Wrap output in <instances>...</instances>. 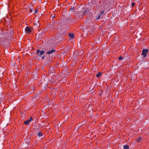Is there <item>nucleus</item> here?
<instances>
[{
	"label": "nucleus",
	"instance_id": "obj_15",
	"mask_svg": "<svg viewBox=\"0 0 149 149\" xmlns=\"http://www.w3.org/2000/svg\"><path fill=\"white\" fill-rule=\"evenodd\" d=\"M74 7H71L70 8V10H71V11H72V10H74Z\"/></svg>",
	"mask_w": 149,
	"mask_h": 149
},
{
	"label": "nucleus",
	"instance_id": "obj_11",
	"mask_svg": "<svg viewBox=\"0 0 149 149\" xmlns=\"http://www.w3.org/2000/svg\"><path fill=\"white\" fill-rule=\"evenodd\" d=\"M129 149V146L126 145H125L123 146V149Z\"/></svg>",
	"mask_w": 149,
	"mask_h": 149
},
{
	"label": "nucleus",
	"instance_id": "obj_10",
	"mask_svg": "<svg viewBox=\"0 0 149 149\" xmlns=\"http://www.w3.org/2000/svg\"><path fill=\"white\" fill-rule=\"evenodd\" d=\"M68 36L72 39L74 38V34L73 33H69Z\"/></svg>",
	"mask_w": 149,
	"mask_h": 149
},
{
	"label": "nucleus",
	"instance_id": "obj_1",
	"mask_svg": "<svg viewBox=\"0 0 149 149\" xmlns=\"http://www.w3.org/2000/svg\"><path fill=\"white\" fill-rule=\"evenodd\" d=\"M78 14H79L80 18L82 17L85 14L87 16H88V17H90L91 15H92V13L89 12L88 10H85L84 8L82 9L81 11L78 12Z\"/></svg>",
	"mask_w": 149,
	"mask_h": 149
},
{
	"label": "nucleus",
	"instance_id": "obj_20",
	"mask_svg": "<svg viewBox=\"0 0 149 149\" xmlns=\"http://www.w3.org/2000/svg\"><path fill=\"white\" fill-rule=\"evenodd\" d=\"M135 5V3H132V7H133V6H134Z\"/></svg>",
	"mask_w": 149,
	"mask_h": 149
},
{
	"label": "nucleus",
	"instance_id": "obj_6",
	"mask_svg": "<svg viewBox=\"0 0 149 149\" xmlns=\"http://www.w3.org/2000/svg\"><path fill=\"white\" fill-rule=\"evenodd\" d=\"M33 119V118L32 117H31L29 119L25 121H24V124L26 125H27L29 123H30L31 121Z\"/></svg>",
	"mask_w": 149,
	"mask_h": 149
},
{
	"label": "nucleus",
	"instance_id": "obj_3",
	"mask_svg": "<svg viewBox=\"0 0 149 149\" xmlns=\"http://www.w3.org/2000/svg\"><path fill=\"white\" fill-rule=\"evenodd\" d=\"M45 50L40 51L39 49L37 51V54L38 56L41 57L42 59H44L45 57V55H44L45 53Z\"/></svg>",
	"mask_w": 149,
	"mask_h": 149
},
{
	"label": "nucleus",
	"instance_id": "obj_14",
	"mask_svg": "<svg viewBox=\"0 0 149 149\" xmlns=\"http://www.w3.org/2000/svg\"><path fill=\"white\" fill-rule=\"evenodd\" d=\"M142 139L141 137H139L138 139H136V141L137 142H139Z\"/></svg>",
	"mask_w": 149,
	"mask_h": 149
},
{
	"label": "nucleus",
	"instance_id": "obj_19",
	"mask_svg": "<svg viewBox=\"0 0 149 149\" xmlns=\"http://www.w3.org/2000/svg\"><path fill=\"white\" fill-rule=\"evenodd\" d=\"M29 11L31 13L33 12V10L32 8H29Z\"/></svg>",
	"mask_w": 149,
	"mask_h": 149
},
{
	"label": "nucleus",
	"instance_id": "obj_18",
	"mask_svg": "<svg viewBox=\"0 0 149 149\" xmlns=\"http://www.w3.org/2000/svg\"><path fill=\"white\" fill-rule=\"evenodd\" d=\"M104 11H101L100 12V15H102L103 14V13H104Z\"/></svg>",
	"mask_w": 149,
	"mask_h": 149
},
{
	"label": "nucleus",
	"instance_id": "obj_16",
	"mask_svg": "<svg viewBox=\"0 0 149 149\" xmlns=\"http://www.w3.org/2000/svg\"><path fill=\"white\" fill-rule=\"evenodd\" d=\"M123 59V57L122 56H120L119 57H118V59L120 60H122V59Z\"/></svg>",
	"mask_w": 149,
	"mask_h": 149
},
{
	"label": "nucleus",
	"instance_id": "obj_8",
	"mask_svg": "<svg viewBox=\"0 0 149 149\" xmlns=\"http://www.w3.org/2000/svg\"><path fill=\"white\" fill-rule=\"evenodd\" d=\"M4 38H3L2 35H0V43H3L4 42Z\"/></svg>",
	"mask_w": 149,
	"mask_h": 149
},
{
	"label": "nucleus",
	"instance_id": "obj_13",
	"mask_svg": "<svg viewBox=\"0 0 149 149\" xmlns=\"http://www.w3.org/2000/svg\"><path fill=\"white\" fill-rule=\"evenodd\" d=\"M37 135L39 137H40V136H42V134L41 132H39L37 134Z\"/></svg>",
	"mask_w": 149,
	"mask_h": 149
},
{
	"label": "nucleus",
	"instance_id": "obj_7",
	"mask_svg": "<svg viewBox=\"0 0 149 149\" xmlns=\"http://www.w3.org/2000/svg\"><path fill=\"white\" fill-rule=\"evenodd\" d=\"M31 26L26 27L25 29V31L28 33H30L31 31Z\"/></svg>",
	"mask_w": 149,
	"mask_h": 149
},
{
	"label": "nucleus",
	"instance_id": "obj_12",
	"mask_svg": "<svg viewBox=\"0 0 149 149\" xmlns=\"http://www.w3.org/2000/svg\"><path fill=\"white\" fill-rule=\"evenodd\" d=\"M101 15L100 14H97L96 17V19L98 20L100 18Z\"/></svg>",
	"mask_w": 149,
	"mask_h": 149
},
{
	"label": "nucleus",
	"instance_id": "obj_5",
	"mask_svg": "<svg viewBox=\"0 0 149 149\" xmlns=\"http://www.w3.org/2000/svg\"><path fill=\"white\" fill-rule=\"evenodd\" d=\"M148 50L147 49H143L142 52V55L144 57L146 56V54L148 52Z\"/></svg>",
	"mask_w": 149,
	"mask_h": 149
},
{
	"label": "nucleus",
	"instance_id": "obj_4",
	"mask_svg": "<svg viewBox=\"0 0 149 149\" xmlns=\"http://www.w3.org/2000/svg\"><path fill=\"white\" fill-rule=\"evenodd\" d=\"M93 22L91 19H88L85 20V23L86 25L89 24L91 25L92 24Z\"/></svg>",
	"mask_w": 149,
	"mask_h": 149
},
{
	"label": "nucleus",
	"instance_id": "obj_21",
	"mask_svg": "<svg viewBox=\"0 0 149 149\" xmlns=\"http://www.w3.org/2000/svg\"><path fill=\"white\" fill-rule=\"evenodd\" d=\"M54 16H52V18H54Z\"/></svg>",
	"mask_w": 149,
	"mask_h": 149
},
{
	"label": "nucleus",
	"instance_id": "obj_2",
	"mask_svg": "<svg viewBox=\"0 0 149 149\" xmlns=\"http://www.w3.org/2000/svg\"><path fill=\"white\" fill-rule=\"evenodd\" d=\"M45 51L47 52V54L48 55H50L56 52V50L52 48L51 46L47 45L45 46Z\"/></svg>",
	"mask_w": 149,
	"mask_h": 149
},
{
	"label": "nucleus",
	"instance_id": "obj_17",
	"mask_svg": "<svg viewBox=\"0 0 149 149\" xmlns=\"http://www.w3.org/2000/svg\"><path fill=\"white\" fill-rule=\"evenodd\" d=\"M38 9H36L35 11V13H38Z\"/></svg>",
	"mask_w": 149,
	"mask_h": 149
},
{
	"label": "nucleus",
	"instance_id": "obj_9",
	"mask_svg": "<svg viewBox=\"0 0 149 149\" xmlns=\"http://www.w3.org/2000/svg\"><path fill=\"white\" fill-rule=\"evenodd\" d=\"M103 73L102 72H99V73H98L96 75V76L97 77H100V76H101L102 74Z\"/></svg>",
	"mask_w": 149,
	"mask_h": 149
}]
</instances>
